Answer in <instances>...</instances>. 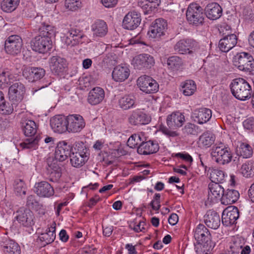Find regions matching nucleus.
Segmentation results:
<instances>
[{
	"mask_svg": "<svg viewBox=\"0 0 254 254\" xmlns=\"http://www.w3.org/2000/svg\"><path fill=\"white\" fill-rule=\"evenodd\" d=\"M45 70L41 67L25 66L23 69L22 75L29 82H34L42 78Z\"/></svg>",
	"mask_w": 254,
	"mask_h": 254,
	"instance_id": "nucleus-19",
	"label": "nucleus"
},
{
	"mask_svg": "<svg viewBox=\"0 0 254 254\" xmlns=\"http://www.w3.org/2000/svg\"><path fill=\"white\" fill-rule=\"evenodd\" d=\"M159 149V144L156 141L149 140L144 142L143 140L137 146V151L141 155H149L157 152Z\"/></svg>",
	"mask_w": 254,
	"mask_h": 254,
	"instance_id": "nucleus-28",
	"label": "nucleus"
},
{
	"mask_svg": "<svg viewBox=\"0 0 254 254\" xmlns=\"http://www.w3.org/2000/svg\"><path fill=\"white\" fill-rule=\"evenodd\" d=\"M158 0H141L138 1V5L144 10V14L152 12L158 5Z\"/></svg>",
	"mask_w": 254,
	"mask_h": 254,
	"instance_id": "nucleus-44",
	"label": "nucleus"
},
{
	"mask_svg": "<svg viewBox=\"0 0 254 254\" xmlns=\"http://www.w3.org/2000/svg\"><path fill=\"white\" fill-rule=\"evenodd\" d=\"M130 74L129 68L126 66L118 65L112 72V77L117 82H122L127 79Z\"/></svg>",
	"mask_w": 254,
	"mask_h": 254,
	"instance_id": "nucleus-36",
	"label": "nucleus"
},
{
	"mask_svg": "<svg viewBox=\"0 0 254 254\" xmlns=\"http://www.w3.org/2000/svg\"><path fill=\"white\" fill-rule=\"evenodd\" d=\"M22 124V130L25 136L32 137L36 134L37 127L34 121L26 120Z\"/></svg>",
	"mask_w": 254,
	"mask_h": 254,
	"instance_id": "nucleus-39",
	"label": "nucleus"
},
{
	"mask_svg": "<svg viewBox=\"0 0 254 254\" xmlns=\"http://www.w3.org/2000/svg\"><path fill=\"white\" fill-rule=\"evenodd\" d=\"M225 34L226 35L219 40L218 47L220 51L226 53L236 45L238 38L235 34H230V32Z\"/></svg>",
	"mask_w": 254,
	"mask_h": 254,
	"instance_id": "nucleus-22",
	"label": "nucleus"
},
{
	"mask_svg": "<svg viewBox=\"0 0 254 254\" xmlns=\"http://www.w3.org/2000/svg\"><path fill=\"white\" fill-rule=\"evenodd\" d=\"M69 36L72 38V41L69 38L67 37L66 38L65 43L66 45L73 46L80 43H81V40L84 36V33L77 26L71 27L68 31Z\"/></svg>",
	"mask_w": 254,
	"mask_h": 254,
	"instance_id": "nucleus-30",
	"label": "nucleus"
},
{
	"mask_svg": "<svg viewBox=\"0 0 254 254\" xmlns=\"http://www.w3.org/2000/svg\"><path fill=\"white\" fill-rule=\"evenodd\" d=\"M141 21V15L136 11L128 12L123 20V27L124 29L132 30L136 29L140 25Z\"/></svg>",
	"mask_w": 254,
	"mask_h": 254,
	"instance_id": "nucleus-14",
	"label": "nucleus"
},
{
	"mask_svg": "<svg viewBox=\"0 0 254 254\" xmlns=\"http://www.w3.org/2000/svg\"><path fill=\"white\" fill-rule=\"evenodd\" d=\"M137 84L140 90L147 94L154 93L159 90V84L157 81L146 75L141 76L137 79Z\"/></svg>",
	"mask_w": 254,
	"mask_h": 254,
	"instance_id": "nucleus-11",
	"label": "nucleus"
},
{
	"mask_svg": "<svg viewBox=\"0 0 254 254\" xmlns=\"http://www.w3.org/2000/svg\"><path fill=\"white\" fill-rule=\"evenodd\" d=\"M186 14L188 22L193 26L202 25L204 22V9L197 3H190Z\"/></svg>",
	"mask_w": 254,
	"mask_h": 254,
	"instance_id": "nucleus-5",
	"label": "nucleus"
},
{
	"mask_svg": "<svg viewBox=\"0 0 254 254\" xmlns=\"http://www.w3.org/2000/svg\"><path fill=\"white\" fill-rule=\"evenodd\" d=\"M83 117L79 115H70L67 116V131L69 132H79L85 127Z\"/></svg>",
	"mask_w": 254,
	"mask_h": 254,
	"instance_id": "nucleus-16",
	"label": "nucleus"
},
{
	"mask_svg": "<svg viewBox=\"0 0 254 254\" xmlns=\"http://www.w3.org/2000/svg\"><path fill=\"white\" fill-rule=\"evenodd\" d=\"M197 47V43L191 39H183L178 41L174 46V50L180 54H191Z\"/></svg>",
	"mask_w": 254,
	"mask_h": 254,
	"instance_id": "nucleus-13",
	"label": "nucleus"
},
{
	"mask_svg": "<svg viewBox=\"0 0 254 254\" xmlns=\"http://www.w3.org/2000/svg\"><path fill=\"white\" fill-rule=\"evenodd\" d=\"M233 95L240 100H246L251 97V87L244 79L239 78L233 80L230 84Z\"/></svg>",
	"mask_w": 254,
	"mask_h": 254,
	"instance_id": "nucleus-3",
	"label": "nucleus"
},
{
	"mask_svg": "<svg viewBox=\"0 0 254 254\" xmlns=\"http://www.w3.org/2000/svg\"><path fill=\"white\" fill-rule=\"evenodd\" d=\"M208 194L207 202L210 204L218 202L221 201L222 193L224 189L221 185L217 183H210L208 185Z\"/></svg>",
	"mask_w": 254,
	"mask_h": 254,
	"instance_id": "nucleus-18",
	"label": "nucleus"
},
{
	"mask_svg": "<svg viewBox=\"0 0 254 254\" xmlns=\"http://www.w3.org/2000/svg\"><path fill=\"white\" fill-rule=\"evenodd\" d=\"M191 118L198 124L202 125L208 122L212 117V111L206 108L196 109L192 113Z\"/></svg>",
	"mask_w": 254,
	"mask_h": 254,
	"instance_id": "nucleus-25",
	"label": "nucleus"
},
{
	"mask_svg": "<svg viewBox=\"0 0 254 254\" xmlns=\"http://www.w3.org/2000/svg\"><path fill=\"white\" fill-rule=\"evenodd\" d=\"M143 134L142 133H134L131 135L128 138L127 145L130 148H134L138 145L139 146L143 141L142 137Z\"/></svg>",
	"mask_w": 254,
	"mask_h": 254,
	"instance_id": "nucleus-52",
	"label": "nucleus"
},
{
	"mask_svg": "<svg viewBox=\"0 0 254 254\" xmlns=\"http://www.w3.org/2000/svg\"><path fill=\"white\" fill-rule=\"evenodd\" d=\"M237 154L238 155L242 156L244 158H249L253 155V150L250 145L245 142H242L237 150Z\"/></svg>",
	"mask_w": 254,
	"mask_h": 254,
	"instance_id": "nucleus-46",
	"label": "nucleus"
},
{
	"mask_svg": "<svg viewBox=\"0 0 254 254\" xmlns=\"http://www.w3.org/2000/svg\"><path fill=\"white\" fill-rule=\"evenodd\" d=\"M26 92L25 85L19 81L12 83L8 88V96L10 102H12L14 105L22 106V101Z\"/></svg>",
	"mask_w": 254,
	"mask_h": 254,
	"instance_id": "nucleus-7",
	"label": "nucleus"
},
{
	"mask_svg": "<svg viewBox=\"0 0 254 254\" xmlns=\"http://www.w3.org/2000/svg\"><path fill=\"white\" fill-rule=\"evenodd\" d=\"M244 127L247 129H254V118L247 119L243 122Z\"/></svg>",
	"mask_w": 254,
	"mask_h": 254,
	"instance_id": "nucleus-62",
	"label": "nucleus"
},
{
	"mask_svg": "<svg viewBox=\"0 0 254 254\" xmlns=\"http://www.w3.org/2000/svg\"><path fill=\"white\" fill-rule=\"evenodd\" d=\"M225 172L219 169H214L210 174L211 183L222 184L225 181Z\"/></svg>",
	"mask_w": 254,
	"mask_h": 254,
	"instance_id": "nucleus-49",
	"label": "nucleus"
},
{
	"mask_svg": "<svg viewBox=\"0 0 254 254\" xmlns=\"http://www.w3.org/2000/svg\"><path fill=\"white\" fill-rule=\"evenodd\" d=\"M128 123L131 126H139L148 124L151 121L150 118L139 109L133 110L128 117Z\"/></svg>",
	"mask_w": 254,
	"mask_h": 254,
	"instance_id": "nucleus-15",
	"label": "nucleus"
},
{
	"mask_svg": "<svg viewBox=\"0 0 254 254\" xmlns=\"http://www.w3.org/2000/svg\"><path fill=\"white\" fill-rule=\"evenodd\" d=\"M197 127L195 125L189 123L185 126L182 130L185 134L194 135L197 132Z\"/></svg>",
	"mask_w": 254,
	"mask_h": 254,
	"instance_id": "nucleus-57",
	"label": "nucleus"
},
{
	"mask_svg": "<svg viewBox=\"0 0 254 254\" xmlns=\"http://www.w3.org/2000/svg\"><path fill=\"white\" fill-rule=\"evenodd\" d=\"M49 63L51 71L57 75L64 72L67 67L66 60L58 56L51 57Z\"/></svg>",
	"mask_w": 254,
	"mask_h": 254,
	"instance_id": "nucleus-21",
	"label": "nucleus"
},
{
	"mask_svg": "<svg viewBox=\"0 0 254 254\" xmlns=\"http://www.w3.org/2000/svg\"><path fill=\"white\" fill-rule=\"evenodd\" d=\"M240 196L238 190L233 189H227L221 196V202L222 204L227 205L236 202Z\"/></svg>",
	"mask_w": 254,
	"mask_h": 254,
	"instance_id": "nucleus-35",
	"label": "nucleus"
},
{
	"mask_svg": "<svg viewBox=\"0 0 254 254\" xmlns=\"http://www.w3.org/2000/svg\"><path fill=\"white\" fill-rule=\"evenodd\" d=\"M15 214V219L20 226L29 228L35 224L34 213L29 208L20 207L16 211Z\"/></svg>",
	"mask_w": 254,
	"mask_h": 254,
	"instance_id": "nucleus-8",
	"label": "nucleus"
},
{
	"mask_svg": "<svg viewBox=\"0 0 254 254\" xmlns=\"http://www.w3.org/2000/svg\"><path fill=\"white\" fill-rule=\"evenodd\" d=\"M132 62L134 66L138 69H141L143 68H150L154 64L153 57L146 54H142L136 56L133 58Z\"/></svg>",
	"mask_w": 254,
	"mask_h": 254,
	"instance_id": "nucleus-24",
	"label": "nucleus"
},
{
	"mask_svg": "<svg viewBox=\"0 0 254 254\" xmlns=\"http://www.w3.org/2000/svg\"><path fill=\"white\" fill-rule=\"evenodd\" d=\"M4 254H20L21 249L19 245L12 240L6 239L1 244Z\"/></svg>",
	"mask_w": 254,
	"mask_h": 254,
	"instance_id": "nucleus-34",
	"label": "nucleus"
},
{
	"mask_svg": "<svg viewBox=\"0 0 254 254\" xmlns=\"http://www.w3.org/2000/svg\"><path fill=\"white\" fill-rule=\"evenodd\" d=\"M40 139V136L37 135L34 138L31 137L25 139L24 141L20 143L19 145L23 149L36 150L38 147Z\"/></svg>",
	"mask_w": 254,
	"mask_h": 254,
	"instance_id": "nucleus-43",
	"label": "nucleus"
},
{
	"mask_svg": "<svg viewBox=\"0 0 254 254\" xmlns=\"http://www.w3.org/2000/svg\"><path fill=\"white\" fill-rule=\"evenodd\" d=\"M22 45L21 38L17 35H12L6 39L4 42V50L8 54L17 55L20 53Z\"/></svg>",
	"mask_w": 254,
	"mask_h": 254,
	"instance_id": "nucleus-12",
	"label": "nucleus"
},
{
	"mask_svg": "<svg viewBox=\"0 0 254 254\" xmlns=\"http://www.w3.org/2000/svg\"><path fill=\"white\" fill-rule=\"evenodd\" d=\"M183 64L182 59L178 56H172L167 60V65L173 70H178Z\"/></svg>",
	"mask_w": 254,
	"mask_h": 254,
	"instance_id": "nucleus-51",
	"label": "nucleus"
},
{
	"mask_svg": "<svg viewBox=\"0 0 254 254\" xmlns=\"http://www.w3.org/2000/svg\"><path fill=\"white\" fill-rule=\"evenodd\" d=\"M175 157L180 158L187 162L191 163L192 162V158L188 153H178L175 154Z\"/></svg>",
	"mask_w": 254,
	"mask_h": 254,
	"instance_id": "nucleus-63",
	"label": "nucleus"
},
{
	"mask_svg": "<svg viewBox=\"0 0 254 254\" xmlns=\"http://www.w3.org/2000/svg\"><path fill=\"white\" fill-rule=\"evenodd\" d=\"M72 148V146L65 141L59 142L55 152V159L60 162L65 160L71 155Z\"/></svg>",
	"mask_w": 254,
	"mask_h": 254,
	"instance_id": "nucleus-17",
	"label": "nucleus"
},
{
	"mask_svg": "<svg viewBox=\"0 0 254 254\" xmlns=\"http://www.w3.org/2000/svg\"><path fill=\"white\" fill-rule=\"evenodd\" d=\"M234 64L243 71L250 72L254 70V59L249 53H238L234 58Z\"/></svg>",
	"mask_w": 254,
	"mask_h": 254,
	"instance_id": "nucleus-6",
	"label": "nucleus"
},
{
	"mask_svg": "<svg viewBox=\"0 0 254 254\" xmlns=\"http://www.w3.org/2000/svg\"><path fill=\"white\" fill-rule=\"evenodd\" d=\"M105 98V92L100 87H96L91 89L88 93L87 101L92 105H96L102 102Z\"/></svg>",
	"mask_w": 254,
	"mask_h": 254,
	"instance_id": "nucleus-31",
	"label": "nucleus"
},
{
	"mask_svg": "<svg viewBox=\"0 0 254 254\" xmlns=\"http://www.w3.org/2000/svg\"><path fill=\"white\" fill-rule=\"evenodd\" d=\"M19 3V0H3L1 2V9L6 12L14 10Z\"/></svg>",
	"mask_w": 254,
	"mask_h": 254,
	"instance_id": "nucleus-50",
	"label": "nucleus"
},
{
	"mask_svg": "<svg viewBox=\"0 0 254 254\" xmlns=\"http://www.w3.org/2000/svg\"><path fill=\"white\" fill-rule=\"evenodd\" d=\"M168 28V23L166 20L160 18L155 19L150 24L148 35L149 38L159 39L165 35Z\"/></svg>",
	"mask_w": 254,
	"mask_h": 254,
	"instance_id": "nucleus-9",
	"label": "nucleus"
},
{
	"mask_svg": "<svg viewBox=\"0 0 254 254\" xmlns=\"http://www.w3.org/2000/svg\"><path fill=\"white\" fill-rule=\"evenodd\" d=\"M91 30L94 36L102 37L108 32V26L103 20H96L91 26Z\"/></svg>",
	"mask_w": 254,
	"mask_h": 254,
	"instance_id": "nucleus-37",
	"label": "nucleus"
},
{
	"mask_svg": "<svg viewBox=\"0 0 254 254\" xmlns=\"http://www.w3.org/2000/svg\"><path fill=\"white\" fill-rule=\"evenodd\" d=\"M181 87V90L185 96H189L193 95L196 90V85L192 80H187L182 82Z\"/></svg>",
	"mask_w": 254,
	"mask_h": 254,
	"instance_id": "nucleus-40",
	"label": "nucleus"
},
{
	"mask_svg": "<svg viewBox=\"0 0 254 254\" xmlns=\"http://www.w3.org/2000/svg\"><path fill=\"white\" fill-rule=\"evenodd\" d=\"M56 223L53 222L51 226L47 228L46 232L41 234L39 239L42 245L46 246L53 242L56 238Z\"/></svg>",
	"mask_w": 254,
	"mask_h": 254,
	"instance_id": "nucleus-33",
	"label": "nucleus"
},
{
	"mask_svg": "<svg viewBox=\"0 0 254 254\" xmlns=\"http://www.w3.org/2000/svg\"><path fill=\"white\" fill-rule=\"evenodd\" d=\"M240 172L243 176L251 178L254 176V162L251 160L246 161L242 165Z\"/></svg>",
	"mask_w": 254,
	"mask_h": 254,
	"instance_id": "nucleus-42",
	"label": "nucleus"
},
{
	"mask_svg": "<svg viewBox=\"0 0 254 254\" xmlns=\"http://www.w3.org/2000/svg\"><path fill=\"white\" fill-rule=\"evenodd\" d=\"M74 148L72 149V153L81 155H86L87 157H89V150L86 147V145L82 141L76 142L73 146Z\"/></svg>",
	"mask_w": 254,
	"mask_h": 254,
	"instance_id": "nucleus-48",
	"label": "nucleus"
},
{
	"mask_svg": "<svg viewBox=\"0 0 254 254\" xmlns=\"http://www.w3.org/2000/svg\"><path fill=\"white\" fill-rule=\"evenodd\" d=\"M204 221L206 226L213 229H217L220 225V216L214 210H209L204 216Z\"/></svg>",
	"mask_w": 254,
	"mask_h": 254,
	"instance_id": "nucleus-32",
	"label": "nucleus"
},
{
	"mask_svg": "<svg viewBox=\"0 0 254 254\" xmlns=\"http://www.w3.org/2000/svg\"><path fill=\"white\" fill-rule=\"evenodd\" d=\"M204 14L211 20L219 19L222 14V8L216 2H211L207 4L204 9Z\"/></svg>",
	"mask_w": 254,
	"mask_h": 254,
	"instance_id": "nucleus-26",
	"label": "nucleus"
},
{
	"mask_svg": "<svg viewBox=\"0 0 254 254\" xmlns=\"http://www.w3.org/2000/svg\"><path fill=\"white\" fill-rule=\"evenodd\" d=\"M215 138L214 134L209 131H206L199 136V144L203 147L208 148L214 144Z\"/></svg>",
	"mask_w": 254,
	"mask_h": 254,
	"instance_id": "nucleus-38",
	"label": "nucleus"
},
{
	"mask_svg": "<svg viewBox=\"0 0 254 254\" xmlns=\"http://www.w3.org/2000/svg\"><path fill=\"white\" fill-rule=\"evenodd\" d=\"M12 76L7 69H0V83L10 85Z\"/></svg>",
	"mask_w": 254,
	"mask_h": 254,
	"instance_id": "nucleus-53",
	"label": "nucleus"
},
{
	"mask_svg": "<svg viewBox=\"0 0 254 254\" xmlns=\"http://www.w3.org/2000/svg\"><path fill=\"white\" fill-rule=\"evenodd\" d=\"M102 4L106 7H113L118 2V0H101Z\"/></svg>",
	"mask_w": 254,
	"mask_h": 254,
	"instance_id": "nucleus-64",
	"label": "nucleus"
},
{
	"mask_svg": "<svg viewBox=\"0 0 254 254\" xmlns=\"http://www.w3.org/2000/svg\"><path fill=\"white\" fill-rule=\"evenodd\" d=\"M32 50L39 53H47L52 48V41L50 38L40 35L36 36L31 41Z\"/></svg>",
	"mask_w": 254,
	"mask_h": 254,
	"instance_id": "nucleus-10",
	"label": "nucleus"
},
{
	"mask_svg": "<svg viewBox=\"0 0 254 254\" xmlns=\"http://www.w3.org/2000/svg\"><path fill=\"white\" fill-rule=\"evenodd\" d=\"M39 202L34 195H30L27 198L26 206L29 208H37L39 207Z\"/></svg>",
	"mask_w": 254,
	"mask_h": 254,
	"instance_id": "nucleus-58",
	"label": "nucleus"
},
{
	"mask_svg": "<svg viewBox=\"0 0 254 254\" xmlns=\"http://www.w3.org/2000/svg\"><path fill=\"white\" fill-rule=\"evenodd\" d=\"M71 165L75 168H80L83 166L89 159L86 155H81L72 153L70 156Z\"/></svg>",
	"mask_w": 254,
	"mask_h": 254,
	"instance_id": "nucleus-45",
	"label": "nucleus"
},
{
	"mask_svg": "<svg viewBox=\"0 0 254 254\" xmlns=\"http://www.w3.org/2000/svg\"><path fill=\"white\" fill-rule=\"evenodd\" d=\"M81 2L78 0H65V7L71 11H75L81 6Z\"/></svg>",
	"mask_w": 254,
	"mask_h": 254,
	"instance_id": "nucleus-55",
	"label": "nucleus"
},
{
	"mask_svg": "<svg viewBox=\"0 0 254 254\" xmlns=\"http://www.w3.org/2000/svg\"><path fill=\"white\" fill-rule=\"evenodd\" d=\"M242 248L243 246L241 245V241L240 240H235L231 243L230 245V253H233V254L239 253Z\"/></svg>",
	"mask_w": 254,
	"mask_h": 254,
	"instance_id": "nucleus-60",
	"label": "nucleus"
},
{
	"mask_svg": "<svg viewBox=\"0 0 254 254\" xmlns=\"http://www.w3.org/2000/svg\"><path fill=\"white\" fill-rule=\"evenodd\" d=\"M147 224L144 221H140L137 225H134L133 228V230L136 232H143L146 230Z\"/></svg>",
	"mask_w": 254,
	"mask_h": 254,
	"instance_id": "nucleus-61",
	"label": "nucleus"
},
{
	"mask_svg": "<svg viewBox=\"0 0 254 254\" xmlns=\"http://www.w3.org/2000/svg\"><path fill=\"white\" fill-rule=\"evenodd\" d=\"M160 197L161 195L159 193H156L153 200L150 202L149 205L153 210H158L160 208Z\"/></svg>",
	"mask_w": 254,
	"mask_h": 254,
	"instance_id": "nucleus-59",
	"label": "nucleus"
},
{
	"mask_svg": "<svg viewBox=\"0 0 254 254\" xmlns=\"http://www.w3.org/2000/svg\"><path fill=\"white\" fill-rule=\"evenodd\" d=\"M35 192L40 197H49L54 194L53 187L47 182L42 181L36 183Z\"/></svg>",
	"mask_w": 254,
	"mask_h": 254,
	"instance_id": "nucleus-29",
	"label": "nucleus"
},
{
	"mask_svg": "<svg viewBox=\"0 0 254 254\" xmlns=\"http://www.w3.org/2000/svg\"><path fill=\"white\" fill-rule=\"evenodd\" d=\"M239 217V211L236 206H231L225 209L222 214V223L226 226L236 223Z\"/></svg>",
	"mask_w": 254,
	"mask_h": 254,
	"instance_id": "nucleus-20",
	"label": "nucleus"
},
{
	"mask_svg": "<svg viewBox=\"0 0 254 254\" xmlns=\"http://www.w3.org/2000/svg\"><path fill=\"white\" fill-rule=\"evenodd\" d=\"M14 189L15 192L17 195L26 194V186L24 182L21 180H17L15 181L14 184Z\"/></svg>",
	"mask_w": 254,
	"mask_h": 254,
	"instance_id": "nucleus-54",
	"label": "nucleus"
},
{
	"mask_svg": "<svg viewBox=\"0 0 254 254\" xmlns=\"http://www.w3.org/2000/svg\"><path fill=\"white\" fill-rule=\"evenodd\" d=\"M67 117L58 115L50 120V126L56 132L62 133L67 131Z\"/></svg>",
	"mask_w": 254,
	"mask_h": 254,
	"instance_id": "nucleus-23",
	"label": "nucleus"
},
{
	"mask_svg": "<svg viewBox=\"0 0 254 254\" xmlns=\"http://www.w3.org/2000/svg\"><path fill=\"white\" fill-rule=\"evenodd\" d=\"M39 35L47 37H48L51 39L52 36L55 35V30L54 27L49 24L43 23L39 28Z\"/></svg>",
	"mask_w": 254,
	"mask_h": 254,
	"instance_id": "nucleus-47",
	"label": "nucleus"
},
{
	"mask_svg": "<svg viewBox=\"0 0 254 254\" xmlns=\"http://www.w3.org/2000/svg\"><path fill=\"white\" fill-rule=\"evenodd\" d=\"M195 250L197 254H210L215 246L208 229L203 224H199L194 232Z\"/></svg>",
	"mask_w": 254,
	"mask_h": 254,
	"instance_id": "nucleus-1",
	"label": "nucleus"
},
{
	"mask_svg": "<svg viewBox=\"0 0 254 254\" xmlns=\"http://www.w3.org/2000/svg\"><path fill=\"white\" fill-rule=\"evenodd\" d=\"M185 122V116L179 112H175L169 115L166 119L168 127L162 126L160 130L163 134L168 137H175L179 136V133L174 129L181 127Z\"/></svg>",
	"mask_w": 254,
	"mask_h": 254,
	"instance_id": "nucleus-2",
	"label": "nucleus"
},
{
	"mask_svg": "<svg viewBox=\"0 0 254 254\" xmlns=\"http://www.w3.org/2000/svg\"><path fill=\"white\" fill-rule=\"evenodd\" d=\"M210 154L215 158L216 162L220 165H225L232 161L233 154L229 147L221 142L212 146Z\"/></svg>",
	"mask_w": 254,
	"mask_h": 254,
	"instance_id": "nucleus-4",
	"label": "nucleus"
},
{
	"mask_svg": "<svg viewBox=\"0 0 254 254\" xmlns=\"http://www.w3.org/2000/svg\"><path fill=\"white\" fill-rule=\"evenodd\" d=\"M48 166L50 167L52 166V169L53 170V171L51 172L49 176V181L52 182H57L61 177V174L59 172L56 171L57 168L56 164L55 163H51L50 165L48 164Z\"/></svg>",
	"mask_w": 254,
	"mask_h": 254,
	"instance_id": "nucleus-56",
	"label": "nucleus"
},
{
	"mask_svg": "<svg viewBox=\"0 0 254 254\" xmlns=\"http://www.w3.org/2000/svg\"><path fill=\"white\" fill-rule=\"evenodd\" d=\"M135 96L131 94H125L118 97L117 104L122 110H128L134 108L136 106Z\"/></svg>",
	"mask_w": 254,
	"mask_h": 254,
	"instance_id": "nucleus-27",
	"label": "nucleus"
},
{
	"mask_svg": "<svg viewBox=\"0 0 254 254\" xmlns=\"http://www.w3.org/2000/svg\"><path fill=\"white\" fill-rule=\"evenodd\" d=\"M10 105L6 103L5 100L0 104V112L4 115H10L13 112H20L22 110L21 107L19 105H14L12 102H10Z\"/></svg>",
	"mask_w": 254,
	"mask_h": 254,
	"instance_id": "nucleus-41",
	"label": "nucleus"
}]
</instances>
